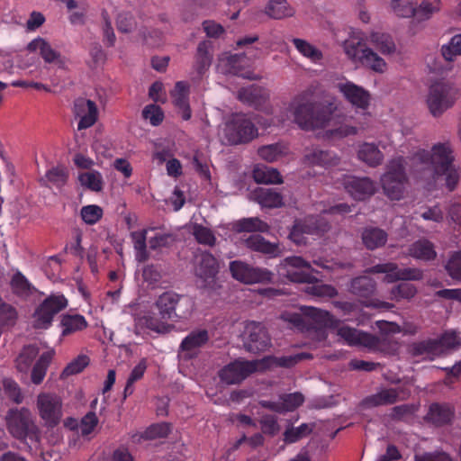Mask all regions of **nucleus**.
Wrapping results in <instances>:
<instances>
[{
  "instance_id": "f257e3e1",
  "label": "nucleus",
  "mask_w": 461,
  "mask_h": 461,
  "mask_svg": "<svg viewBox=\"0 0 461 461\" xmlns=\"http://www.w3.org/2000/svg\"><path fill=\"white\" fill-rule=\"evenodd\" d=\"M312 87L302 90L291 100L288 110L293 121L303 131H314L327 128L338 110L332 100L312 101Z\"/></svg>"
},
{
  "instance_id": "f03ea898",
  "label": "nucleus",
  "mask_w": 461,
  "mask_h": 461,
  "mask_svg": "<svg viewBox=\"0 0 461 461\" xmlns=\"http://www.w3.org/2000/svg\"><path fill=\"white\" fill-rule=\"evenodd\" d=\"M302 310L304 317L310 319V324L318 340L327 339L329 329L337 330L338 336L348 346L362 347L371 350L379 348L380 340L376 336L348 325H340V321L331 316L329 312L312 306H304Z\"/></svg>"
},
{
  "instance_id": "7ed1b4c3",
  "label": "nucleus",
  "mask_w": 461,
  "mask_h": 461,
  "mask_svg": "<svg viewBox=\"0 0 461 461\" xmlns=\"http://www.w3.org/2000/svg\"><path fill=\"white\" fill-rule=\"evenodd\" d=\"M452 149L447 143H437L431 151L419 149L412 154L413 171L423 175V178L446 176V186L452 192L460 175L453 166Z\"/></svg>"
},
{
  "instance_id": "20e7f679",
  "label": "nucleus",
  "mask_w": 461,
  "mask_h": 461,
  "mask_svg": "<svg viewBox=\"0 0 461 461\" xmlns=\"http://www.w3.org/2000/svg\"><path fill=\"white\" fill-rule=\"evenodd\" d=\"M411 156L403 158L399 156L391 158L386 166V171L381 176V185L384 194L390 200H402L406 185L408 184L407 167L409 172L417 177L423 178V175L417 174L413 171V164L411 161Z\"/></svg>"
},
{
  "instance_id": "39448f33",
  "label": "nucleus",
  "mask_w": 461,
  "mask_h": 461,
  "mask_svg": "<svg viewBox=\"0 0 461 461\" xmlns=\"http://www.w3.org/2000/svg\"><path fill=\"white\" fill-rule=\"evenodd\" d=\"M461 90L452 81L436 80L428 87L426 104L434 117L442 116L460 98Z\"/></svg>"
},
{
  "instance_id": "423d86ee",
  "label": "nucleus",
  "mask_w": 461,
  "mask_h": 461,
  "mask_svg": "<svg viewBox=\"0 0 461 461\" xmlns=\"http://www.w3.org/2000/svg\"><path fill=\"white\" fill-rule=\"evenodd\" d=\"M38 355L39 348L36 345H27L22 348L15 360L18 372L24 375L31 372V381L35 384H39L44 380L48 366L53 357L51 352H44L32 365Z\"/></svg>"
},
{
  "instance_id": "0eeeda50",
  "label": "nucleus",
  "mask_w": 461,
  "mask_h": 461,
  "mask_svg": "<svg viewBox=\"0 0 461 461\" xmlns=\"http://www.w3.org/2000/svg\"><path fill=\"white\" fill-rule=\"evenodd\" d=\"M8 432L19 440L37 439L39 429L26 407L11 408L6 414Z\"/></svg>"
},
{
  "instance_id": "6e6552de",
  "label": "nucleus",
  "mask_w": 461,
  "mask_h": 461,
  "mask_svg": "<svg viewBox=\"0 0 461 461\" xmlns=\"http://www.w3.org/2000/svg\"><path fill=\"white\" fill-rule=\"evenodd\" d=\"M224 137L230 145L249 143L258 137V129L246 114H235L225 124Z\"/></svg>"
},
{
  "instance_id": "1a4fd4ad",
  "label": "nucleus",
  "mask_w": 461,
  "mask_h": 461,
  "mask_svg": "<svg viewBox=\"0 0 461 461\" xmlns=\"http://www.w3.org/2000/svg\"><path fill=\"white\" fill-rule=\"evenodd\" d=\"M189 305V300L175 292H166L160 294L155 302L160 317L164 321H177L180 319H185L190 314V311L181 310V305Z\"/></svg>"
},
{
  "instance_id": "9d476101",
  "label": "nucleus",
  "mask_w": 461,
  "mask_h": 461,
  "mask_svg": "<svg viewBox=\"0 0 461 461\" xmlns=\"http://www.w3.org/2000/svg\"><path fill=\"white\" fill-rule=\"evenodd\" d=\"M280 276L294 283H312L314 280L309 261L299 256L288 257L277 267Z\"/></svg>"
},
{
  "instance_id": "9b49d317",
  "label": "nucleus",
  "mask_w": 461,
  "mask_h": 461,
  "mask_svg": "<svg viewBox=\"0 0 461 461\" xmlns=\"http://www.w3.org/2000/svg\"><path fill=\"white\" fill-rule=\"evenodd\" d=\"M330 230V223L324 217L310 216L296 220L290 232L291 240L297 246L305 244L304 235H321Z\"/></svg>"
},
{
  "instance_id": "f8f14e48",
  "label": "nucleus",
  "mask_w": 461,
  "mask_h": 461,
  "mask_svg": "<svg viewBox=\"0 0 461 461\" xmlns=\"http://www.w3.org/2000/svg\"><path fill=\"white\" fill-rule=\"evenodd\" d=\"M272 346L265 326L260 322L248 321L244 330V348L248 352L258 354L270 348Z\"/></svg>"
},
{
  "instance_id": "ddd939ff",
  "label": "nucleus",
  "mask_w": 461,
  "mask_h": 461,
  "mask_svg": "<svg viewBox=\"0 0 461 461\" xmlns=\"http://www.w3.org/2000/svg\"><path fill=\"white\" fill-rule=\"evenodd\" d=\"M257 371H259L257 360L237 359L221 367L218 375L221 383L236 384Z\"/></svg>"
},
{
  "instance_id": "4468645a",
  "label": "nucleus",
  "mask_w": 461,
  "mask_h": 461,
  "mask_svg": "<svg viewBox=\"0 0 461 461\" xmlns=\"http://www.w3.org/2000/svg\"><path fill=\"white\" fill-rule=\"evenodd\" d=\"M233 278L244 284L271 282L273 273L266 268L255 267L244 261H230L229 265Z\"/></svg>"
},
{
  "instance_id": "2eb2a0df",
  "label": "nucleus",
  "mask_w": 461,
  "mask_h": 461,
  "mask_svg": "<svg viewBox=\"0 0 461 461\" xmlns=\"http://www.w3.org/2000/svg\"><path fill=\"white\" fill-rule=\"evenodd\" d=\"M68 305L64 295H50L40 303L34 313V326L36 329H48L54 316L63 311Z\"/></svg>"
},
{
  "instance_id": "dca6fc26",
  "label": "nucleus",
  "mask_w": 461,
  "mask_h": 461,
  "mask_svg": "<svg viewBox=\"0 0 461 461\" xmlns=\"http://www.w3.org/2000/svg\"><path fill=\"white\" fill-rule=\"evenodd\" d=\"M369 274L384 273L385 280L393 283L397 280H422L423 272L417 268H399L396 263H381L369 267L366 270Z\"/></svg>"
},
{
  "instance_id": "f3484780",
  "label": "nucleus",
  "mask_w": 461,
  "mask_h": 461,
  "mask_svg": "<svg viewBox=\"0 0 461 461\" xmlns=\"http://www.w3.org/2000/svg\"><path fill=\"white\" fill-rule=\"evenodd\" d=\"M40 417L50 424H58L62 416V400L53 393H41L37 398Z\"/></svg>"
},
{
  "instance_id": "a211bd4d",
  "label": "nucleus",
  "mask_w": 461,
  "mask_h": 461,
  "mask_svg": "<svg viewBox=\"0 0 461 461\" xmlns=\"http://www.w3.org/2000/svg\"><path fill=\"white\" fill-rule=\"evenodd\" d=\"M339 91L342 94L344 99L351 104L355 108L367 110L370 104L371 95L368 90L351 82L346 81L339 83Z\"/></svg>"
},
{
  "instance_id": "6ab92c4d",
  "label": "nucleus",
  "mask_w": 461,
  "mask_h": 461,
  "mask_svg": "<svg viewBox=\"0 0 461 461\" xmlns=\"http://www.w3.org/2000/svg\"><path fill=\"white\" fill-rule=\"evenodd\" d=\"M27 50L30 52H38L39 56L50 65H55L59 68H64L66 67V58L62 54L55 50L47 41L46 39L38 37L29 42Z\"/></svg>"
},
{
  "instance_id": "aec40b11",
  "label": "nucleus",
  "mask_w": 461,
  "mask_h": 461,
  "mask_svg": "<svg viewBox=\"0 0 461 461\" xmlns=\"http://www.w3.org/2000/svg\"><path fill=\"white\" fill-rule=\"evenodd\" d=\"M342 185L357 201H364L375 192V184L367 176H344Z\"/></svg>"
},
{
  "instance_id": "412c9836",
  "label": "nucleus",
  "mask_w": 461,
  "mask_h": 461,
  "mask_svg": "<svg viewBox=\"0 0 461 461\" xmlns=\"http://www.w3.org/2000/svg\"><path fill=\"white\" fill-rule=\"evenodd\" d=\"M210 339L207 330H193L185 337L179 346L184 359H191L198 355V351L205 346Z\"/></svg>"
},
{
  "instance_id": "4be33fe9",
  "label": "nucleus",
  "mask_w": 461,
  "mask_h": 461,
  "mask_svg": "<svg viewBox=\"0 0 461 461\" xmlns=\"http://www.w3.org/2000/svg\"><path fill=\"white\" fill-rule=\"evenodd\" d=\"M74 114L79 118L77 130L82 131L93 126L98 115L95 103L91 99L77 98L74 102Z\"/></svg>"
},
{
  "instance_id": "5701e85b",
  "label": "nucleus",
  "mask_w": 461,
  "mask_h": 461,
  "mask_svg": "<svg viewBox=\"0 0 461 461\" xmlns=\"http://www.w3.org/2000/svg\"><path fill=\"white\" fill-rule=\"evenodd\" d=\"M312 356L309 353H299L295 355L276 357L268 355L262 359H258L259 371H265L274 366L290 368L304 359H311Z\"/></svg>"
},
{
  "instance_id": "b1692460",
  "label": "nucleus",
  "mask_w": 461,
  "mask_h": 461,
  "mask_svg": "<svg viewBox=\"0 0 461 461\" xmlns=\"http://www.w3.org/2000/svg\"><path fill=\"white\" fill-rule=\"evenodd\" d=\"M338 161V157L329 149L312 147L304 150L303 163L306 166L328 167L337 165Z\"/></svg>"
},
{
  "instance_id": "393cba45",
  "label": "nucleus",
  "mask_w": 461,
  "mask_h": 461,
  "mask_svg": "<svg viewBox=\"0 0 461 461\" xmlns=\"http://www.w3.org/2000/svg\"><path fill=\"white\" fill-rule=\"evenodd\" d=\"M212 49L213 43L209 40L200 41L197 46L193 68H194L199 77L204 76L211 66L212 59H213L212 54Z\"/></svg>"
},
{
  "instance_id": "a878e982",
  "label": "nucleus",
  "mask_w": 461,
  "mask_h": 461,
  "mask_svg": "<svg viewBox=\"0 0 461 461\" xmlns=\"http://www.w3.org/2000/svg\"><path fill=\"white\" fill-rule=\"evenodd\" d=\"M244 243L247 249L257 253H263L270 258H276L282 253L279 244L272 243L258 234L245 239Z\"/></svg>"
},
{
  "instance_id": "bb28decb",
  "label": "nucleus",
  "mask_w": 461,
  "mask_h": 461,
  "mask_svg": "<svg viewBox=\"0 0 461 461\" xmlns=\"http://www.w3.org/2000/svg\"><path fill=\"white\" fill-rule=\"evenodd\" d=\"M252 195L255 202L265 208H280L284 204L282 194L275 188L258 187Z\"/></svg>"
},
{
  "instance_id": "cd10ccee",
  "label": "nucleus",
  "mask_w": 461,
  "mask_h": 461,
  "mask_svg": "<svg viewBox=\"0 0 461 461\" xmlns=\"http://www.w3.org/2000/svg\"><path fill=\"white\" fill-rule=\"evenodd\" d=\"M189 86L185 81H177L175 90L172 92L173 103L181 111V117L184 121L191 118V108L189 106Z\"/></svg>"
},
{
  "instance_id": "c85d7f7f",
  "label": "nucleus",
  "mask_w": 461,
  "mask_h": 461,
  "mask_svg": "<svg viewBox=\"0 0 461 461\" xmlns=\"http://www.w3.org/2000/svg\"><path fill=\"white\" fill-rule=\"evenodd\" d=\"M454 408L445 403H432L429 407L427 420L436 426L450 424L454 418Z\"/></svg>"
},
{
  "instance_id": "c756f323",
  "label": "nucleus",
  "mask_w": 461,
  "mask_h": 461,
  "mask_svg": "<svg viewBox=\"0 0 461 461\" xmlns=\"http://www.w3.org/2000/svg\"><path fill=\"white\" fill-rule=\"evenodd\" d=\"M368 41L382 55H392L396 51V45L393 38L387 32L373 31L370 32Z\"/></svg>"
},
{
  "instance_id": "7c9ffc66",
  "label": "nucleus",
  "mask_w": 461,
  "mask_h": 461,
  "mask_svg": "<svg viewBox=\"0 0 461 461\" xmlns=\"http://www.w3.org/2000/svg\"><path fill=\"white\" fill-rule=\"evenodd\" d=\"M266 98L265 90L256 85L238 91V99L256 109H259L264 104Z\"/></svg>"
},
{
  "instance_id": "2f4dec72",
  "label": "nucleus",
  "mask_w": 461,
  "mask_h": 461,
  "mask_svg": "<svg viewBox=\"0 0 461 461\" xmlns=\"http://www.w3.org/2000/svg\"><path fill=\"white\" fill-rule=\"evenodd\" d=\"M217 273L218 261L215 257L209 252L202 253L196 270L197 276L205 282H209V280H214Z\"/></svg>"
},
{
  "instance_id": "473e14b6",
  "label": "nucleus",
  "mask_w": 461,
  "mask_h": 461,
  "mask_svg": "<svg viewBox=\"0 0 461 461\" xmlns=\"http://www.w3.org/2000/svg\"><path fill=\"white\" fill-rule=\"evenodd\" d=\"M375 281L366 276H358L350 281L349 292L353 295L367 299L375 293Z\"/></svg>"
},
{
  "instance_id": "72a5a7b5",
  "label": "nucleus",
  "mask_w": 461,
  "mask_h": 461,
  "mask_svg": "<svg viewBox=\"0 0 461 461\" xmlns=\"http://www.w3.org/2000/svg\"><path fill=\"white\" fill-rule=\"evenodd\" d=\"M387 233L378 227H367L362 231L361 239L369 250H375L384 246L387 241Z\"/></svg>"
},
{
  "instance_id": "f704fd0d",
  "label": "nucleus",
  "mask_w": 461,
  "mask_h": 461,
  "mask_svg": "<svg viewBox=\"0 0 461 461\" xmlns=\"http://www.w3.org/2000/svg\"><path fill=\"white\" fill-rule=\"evenodd\" d=\"M253 178L257 184L280 185L283 177L278 170L258 164L253 169Z\"/></svg>"
},
{
  "instance_id": "c9c22d12",
  "label": "nucleus",
  "mask_w": 461,
  "mask_h": 461,
  "mask_svg": "<svg viewBox=\"0 0 461 461\" xmlns=\"http://www.w3.org/2000/svg\"><path fill=\"white\" fill-rule=\"evenodd\" d=\"M409 255L420 260L431 261L436 258L437 252L431 241L422 239L410 245Z\"/></svg>"
},
{
  "instance_id": "e433bc0d",
  "label": "nucleus",
  "mask_w": 461,
  "mask_h": 461,
  "mask_svg": "<svg viewBox=\"0 0 461 461\" xmlns=\"http://www.w3.org/2000/svg\"><path fill=\"white\" fill-rule=\"evenodd\" d=\"M399 400V389L388 388L381 389L376 393L365 399V402L369 407H378L394 404Z\"/></svg>"
},
{
  "instance_id": "4c0bfd02",
  "label": "nucleus",
  "mask_w": 461,
  "mask_h": 461,
  "mask_svg": "<svg viewBox=\"0 0 461 461\" xmlns=\"http://www.w3.org/2000/svg\"><path fill=\"white\" fill-rule=\"evenodd\" d=\"M343 50L352 61H357L361 59L365 50H370V48L366 47L365 40L360 37L359 32H357L344 41Z\"/></svg>"
},
{
  "instance_id": "58836bf2",
  "label": "nucleus",
  "mask_w": 461,
  "mask_h": 461,
  "mask_svg": "<svg viewBox=\"0 0 461 461\" xmlns=\"http://www.w3.org/2000/svg\"><path fill=\"white\" fill-rule=\"evenodd\" d=\"M265 14L272 19L282 20L294 16V9L286 0H270L266 5Z\"/></svg>"
},
{
  "instance_id": "ea45409f",
  "label": "nucleus",
  "mask_w": 461,
  "mask_h": 461,
  "mask_svg": "<svg viewBox=\"0 0 461 461\" xmlns=\"http://www.w3.org/2000/svg\"><path fill=\"white\" fill-rule=\"evenodd\" d=\"M441 6V0H422L419 5H416L414 20L417 23L426 22L439 13Z\"/></svg>"
},
{
  "instance_id": "a19ab883",
  "label": "nucleus",
  "mask_w": 461,
  "mask_h": 461,
  "mask_svg": "<svg viewBox=\"0 0 461 461\" xmlns=\"http://www.w3.org/2000/svg\"><path fill=\"white\" fill-rule=\"evenodd\" d=\"M268 225L264 221L254 218H241L233 223V230L237 233L242 232H267Z\"/></svg>"
},
{
  "instance_id": "79ce46f5",
  "label": "nucleus",
  "mask_w": 461,
  "mask_h": 461,
  "mask_svg": "<svg viewBox=\"0 0 461 461\" xmlns=\"http://www.w3.org/2000/svg\"><path fill=\"white\" fill-rule=\"evenodd\" d=\"M62 336H68L76 331L84 330L87 327V321L82 314L66 313L61 320Z\"/></svg>"
},
{
  "instance_id": "37998d69",
  "label": "nucleus",
  "mask_w": 461,
  "mask_h": 461,
  "mask_svg": "<svg viewBox=\"0 0 461 461\" xmlns=\"http://www.w3.org/2000/svg\"><path fill=\"white\" fill-rule=\"evenodd\" d=\"M358 158L371 167H376L383 160V154L375 144L366 142L359 147Z\"/></svg>"
},
{
  "instance_id": "c03bdc74",
  "label": "nucleus",
  "mask_w": 461,
  "mask_h": 461,
  "mask_svg": "<svg viewBox=\"0 0 461 461\" xmlns=\"http://www.w3.org/2000/svg\"><path fill=\"white\" fill-rule=\"evenodd\" d=\"M292 42L296 50L304 58L310 59L312 63L319 64L323 58L321 50L306 40L294 38Z\"/></svg>"
},
{
  "instance_id": "a18cd8bd",
  "label": "nucleus",
  "mask_w": 461,
  "mask_h": 461,
  "mask_svg": "<svg viewBox=\"0 0 461 461\" xmlns=\"http://www.w3.org/2000/svg\"><path fill=\"white\" fill-rule=\"evenodd\" d=\"M361 65L367 67L373 72L383 74L386 71L387 64L384 58L378 56V54L372 49L366 50L361 59L357 60Z\"/></svg>"
},
{
  "instance_id": "49530a36",
  "label": "nucleus",
  "mask_w": 461,
  "mask_h": 461,
  "mask_svg": "<svg viewBox=\"0 0 461 461\" xmlns=\"http://www.w3.org/2000/svg\"><path fill=\"white\" fill-rule=\"evenodd\" d=\"M11 287L15 294L22 297H29L36 291L25 276L20 272L14 274L11 279Z\"/></svg>"
},
{
  "instance_id": "de8ad7c7",
  "label": "nucleus",
  "mask_w": 461,
  "mask_h": 461,
  "mask_svg": "<svg viewBox=\"0 0 461 461\" xmlns=\"http://www.w3.org/2000/svg\"><path fill=\"white\" fill-rule=\"evenodd\" d=\"M230 73L242 77L244 78L255 80L256 77H253L251 71H244V67L247 64V57L241 54L230 55L227 60Z\"/></svg>"
},
{
  "instance_id": "09e8293b",
  "label": "nucleus",
  "mask_w": 461,
  "mask_h": 461,
  "mask_svg": "<svg viewBox=\"0 0 461 461\" xmlns=\"http://www.w3.org/2000/svg\"><path fill=\"white\" fill-rule=\"evenodd\" d=\"M78 182L88 190L101 192L104 186L102 174L96 170H90L78 175Z\"/></svg>"
},
{
  "instance_id": "8fccbe9b",
  "label": "nucleus",
  "mask_w": 461,
  "mask_h": 461,
  "mask_svg": "<svg viewBox=\"0 0 461 461\" xmlns=\"http://www.w3.org/2000/svg\"><path fill=\"white\" fill-rule=\"evenodd\" d=\"M312 424L302 423L300 426H289L285 429L283 440L285 443L292 444L298 442L302 438L307 437L312 432Z\"/></svg>"
},
{
  "instance_id": "3c124183",
  "label": "nucleus",
  "mask_w": 461,
  "mask_h": 461,
  "mask_svg": "<svg viewBox=\"0 0 461 461\" xmlns=\"http://www.w3.org/2000/svg\"><path fill=\"white\" fill-rule=\"evenodd\" d=\"M131 237L135 250V258L139 262L148 261L149 254L146 249V230L132 231Z\"/></svg>"
},
{
  "instance_id": "603ef678",
  "label": "nucleus",
  "mask_w": 461,
  "mask_h": 461,
  "mask_svg": "<svg viewBox=\"0 0 461 461\" xmlns=\"http://www.w3.org/2000/svg\"><path fill=\"white\" fill-rule=\"evenodd\" d=\"M308 285L305 286V293L315 297H328L332 298L338 295V290L334 286L330 285H324L318 282V279L314 277L312 283H306Z\"/></svg>"
},
{
  "instance_id": "864d4df0",
  "label": "nucleus",
  "mask_w": 461,
  "mask_h": 461,
  "mask_svg": "<svg viewBox=\"0 0 461 461\" xmlns=\"http://www.w3.org/2000/svg\"><path fill=\"white\" fill-rule=\"evenodd\" d=\"M408 351L413 357L431 356L438 351V342L431 339L417 341L409 346Z\"/></svg>"
},
{
  "instance_id": "5fc2aeb1",
  "label": "nucleus",
  "mask_w": 461,
  "mask_h": 461,
  "mask_svg": "<svg viewBox=\"0 0 461 461\" xmlns=\"http://www.w3.org/2000/svg\"><path fill=\"white\" fill-rule=\"evenodd\" d=\"M390 7L399 17L414 18L416 0H391Z\"/></svg>"
},
{
  "instance_id": "6e6d98bb",
  "label": "nucleus",
  "mask_w": 461,
  "mask_h": 461,
  "mask_svg": "<svg viewBox=\"0 0 461 461\" xmlns=\"http://www.w3.org/2000/svg\"><path fill=\"white\" fill-rule=\"evenodd\" d=\"M442 57L447 61H453L457 56H461V33L452 37L447 44L441 47Z\"/></svg>"
},
{
  "instance_id": "4d7b16f0",
  "label": "nucleus",
  "mask_w": 461,
  "mask_h": 461,
  "mask_svg": "<svg viewBox=\"0 0 461 461\" xmlns=\"http://www.w3.org/2000/svg\"><path fill=\"white\" fill-rule=\"evenodd\" d=\"M285 153V146L281 143H273L270 145L263 146L258 149L259 158L268 161L274 162L283 156Z\"/></svg>"
},
{
  "instance_id": "13d9d810",
  "label": "nucleus",
  "mask_w": 461,
  "mask_h": 461,
  "mask_svg": "<svg viewBox=\"0 0 461 461\" xmlns=\"http://www.w3.org/2000/svg\"><path fill=\"white\" fill-rule=\"evenodd\" d=\"M46 180L50 185L60 188L67 184L68 174L64 167H52L46 172Z\"/></svg>"
},
{
  "instance_id": "bf43d9fd",
  "label": "nucleus",
  "mask_w": 461,
  "mask_h": 461,
  "mask_svg": "<svg viewBox=\"0 0 461 461\" xmlns=\"http://www.w3.org/2000/svg\"><path fill=\"white\" fill-rule=\"evenodd\" d=\"M104 211L96 204H88L81 209V218L87 225H95L103 218Z\"/></svg>"
},
{
  "instance_id": "052dcab7",
  "label": "nucleus",
  "mask_w": 461,
  "mask_h": 461,
  "mask_svg": "<svg viewBox=\"0 0 461 461\" xmlns=\"http://www.w3.org/2000/svg\"><path fill=\"white\" fill-rule=\"evenodd\" d=\"M445 269L450 278L461 281V251L452 253L446 263Z\"/></svg>"
},
{
  "instance_id": "680f3d73",
  "label": "nucleus",
  "mask_w": 461,
  "mask_h": 461,
  "mask_svg": "<svg viewBox=\"0 0 461 461\" xmlns=\"http://www.w3.org/2000/svg\"><path fill=\"white\" fill-rule=\"evenodd\" d=\"M89 364V358L86 355H78L70 363H68L63 370L62 376H69L79 374L84 371Z\"/></svg>"
},
{
  "instance_id": "e2e57ef3",
  "label": "nucleus",
  "mask_w": 461,
  "mask_h": 461,
  "mask_svg": "<svg viewBox=\"0 0 461 461\" xmlns=\"http://www.w3.org/2000/svg\"><path fill=\"white\" fill-rule=\"evenodd\" d=\"M193 236L195 237L197 242L202 245L214 246L216 238L212 231L207 227L195 224L193 227Z\"/></svg>"
},
{
  "instance_id": "0e129e2a",
  "label": "nucleus",
  "mask_w": 461,
  "mask_h": 461,
  "mask_svg": "<svg viewBox=\"0 0 461 461\" xmlns=\"http://www.w3.org/2000/svg\"><path fill=\"white\" fill-rule=\"evenodd\" d=\"M417 293L416 287L406 282L400 283L391 289V297L399 301L400 299H411Z\"/></svg>"
},
{
  "instance_id": "69168bd1",
  "label": "nucleus",
  "mask_w": 461,
  "mask_h": 461,
  "mask_svg": "<svg viewBox=\"0 0 461 461\" xmlns=\"http://www.w3.org/2000/svg\"><path fill=\"white\" fill-rule=\"evenodd\" d=\"M303 395L299 392L284 394L281 397V403L284 408V412L294 411V409L302 405L303 403Z\"/></svg>"
},
{
  "instance_id": "338daca9",
  "label": "nucleus",
  "mask_w": 461,
  "mask_h": 461,
  "mask_svg": "<svg viewBox=\"0 0 461 461\" xmlns=\"http://www.w3.org/2000/svg\"><path fill=\"white\" fill-rule=\"evenodd\" d=\"M142 116L145 120H149L153 126L160 125L164 118L162 109L155 104L145 106L142 110Z\"/></svg>"
},
{
  "instance_id": "774afa93",
  "label": "nucleus",
  "mask_w": 461,
  "mask_h": 461,
  "mask_svg": "<svg viewBox=\"0 0 461 461\" xmlns=\"http://www.w3.org/2000/svg\"><path fill=\"white\" fill-rule=\"evenodd\" d=\"M176 241V238L170 233H158L149 240L150 249L157 250L168 248Z\"/></svg>"
}]
</instances>
